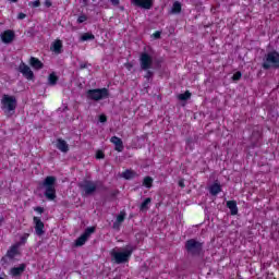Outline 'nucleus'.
<instances>
[{
  "mask_svg": "<svg viewBox=\"0 0 279 279\" xmlns=\"http://www.w3.org/2000/svg\"><path fill=\"white\" fill-rule=\"evenodd\" d=\"M85 5H88V0H83Z\"/></svg>",
  "mask_w": 279,
  "mask_h": 279,
  "instance_id": "603ef678",
  "label": "nucleus"
},
{
  "mask_svg": "<svg viewBox=\"0 0 279 279\" xmlns=\"http://www.w3.org/2000/svg\"><path fill=\"white\" fill-rule=\"evenodd\" d=\"M78 189L84 193L86 197L94 195L95 192L98 190L100 191H108V187L104 185L101 182L95 183L94 181L90 180H84L77 184Z\"/></svg>",
  "mask_w": 279,
  "mask_h": 279,
  "instance_id": "f03ea898",
  "label": "nucleus"
},
{
  "mask_svg": "<svg viewBox=\"0 0 279 279\" xmlns=\"http://www.w3.org/2000/svg\"><path fill=\"white\" fill-rule=\"evenodd\" d=\"M19 71L22 73V75H24L26 80H34V72L27 64H25V62H22L19 65Z\"/></svg>",
  "mask_w": 279,
  "mask_h": 279,
  "instance_id": "9b49d317",
  "label": "nucleus"
},
{
  "mask_svg": "<svg viewBox=\"0 0 279 279\" xmlns=\"http://www.w3.org/2000/svg\"><path fill=\"white\" fill-rule=\"evenodd\" d=\"M34 210L35 213L43 215V213H45V207L37 206V207H34Z\"/></svg>",
  "mask_w": 279,
  "mask_h": 279,
  "instance_id": "58836bf2",
  "label": "nucleus"
},
{
  "mask_svg": "<svg viewBox=\"0 0 279 279\" xmlns=\"http://www.w3.org/2000/svg\"><path fill=\"white\" fill-rule=\"evenodd\" d=\"M87 66H88V64H86V63H81L80 64V69H87Z\"/></svg>",
  "mask_w": 279,
  "mask_h": 279,
  "instance_id": "09e8293b",
  "label": "nucleus"
},
{
  "mask_svg": "<svg viewBox=\"0 0 279 279\" xmlns=\"http://www.w3.org/2000/svg\"><path fill=\"white\" fill-rule=\"evenodd\" d=\"M57 178L53 175H48L45 178L44 181L38 183V191H44V196L46 197V199H48L49 202H53V199H56L57 195H56V182H57Z\"/></svg>",
  "mask_w": 279,
  "mask_h": 279,
  "instance_id": "f257e3e1",
  "label": "nucleus"
},
{
  "mask_svg": "<svg viewBox=\"0 0 279 279\" xmlns=\"http://www.w3.org/2000/svg\"><path fill=\"white\" fill-rule=\"evenodd\" d=\"M3 221H5V218L2 216V217H0V226H1V223H3Z\"/></svg>",
  "mask_w": 279,
  "mask_h": 279,
  "instance_id": "3c124183",
  "label": "nucleus"
},
{
  "mask_svg": "<svg viewBox=\"0 0 279 279\" xmlns=\"http://www.w3.org/2000/svg\"><path fill=\"white\" fill-rule=\"evenodd\" d=\"M185 250L190 256H201L202 252H204V243L190 239L185 242Z\"/></svg>",
  "mask_w": 279,
  "mask_h": 279,
  "instance_id": "39448f33",
  "label": "nucleus"
},
{
  "mask_svg": "<svg viewBox=\"0 0 279 279\" xmlns=\"http://www.w3.org/2000/svg\"><path fill=\"white\" fill-rule=\"evenodd\" d=\"M33 221L35 223V233L37 236H43L45 234V222L40 220V217H34Z\"/></svg>",
  "mask_w": 279,
  "mask_h": 279,
  "instance_id": "9d476101",
  "label": "nucleus"
},
{
  "mask_svg": "<svg viewBox=\"0 0 279 279\" xmlns=\"http://www.w3.org/2000/svg\"><path fill=\"white\" fill-rule=\"evenodd\" d=\"M161 32L160 31H157L156 33H154V38L156 39V40H158V38H160V36H161Z\"/></svg>",
  "mask_w": 279,
  "mask_h": 279,
  "instance_id": "a19ab883",
  "label": "nucleus"
},
{
  "mask_svg": "<svg viewBox=\"0 0 279 279\" xmlns=\"http://www.w3.org/2000/svg\"><path fill=\"white\" fill-rule=\"evenodd\" d=\"M44 5H45L46 8H51V5H52L51 0H45Z\"/></svg>",
  "mask_w": 279,
  "mask_h": 279,
  "instance_id": "37998d69",
  "label": "nucleus"
},
{
  "mask_svg": "<svg viewBox=\"0 0 279 279\" xmlns=\"http://www.w3.org/2000/svg\"><path fill=\"white\" fill-rule=\"evenodd\" d=\"M242 75L243 74L241 72H235L232 76L233 82H239V80H241Z\"/></svg>",
  "mask_w": 279,
  "mask_h": 279,
  "instance_id": "72a5a7b5",
  "label": "nucleus"
},
{
  "mask_svg": "<svg viewBox=\"0 0 279 279\" xmlns=\"http://www.w3.org/2000/svg\"><path fill=\"white\" fill-rule=\"evenodd\" d=\"M122 178H124V180H133V178H136V173L134 170H125L122 172Z\"/></svg>",
  "mask_w": 279,
  "mask_h": 279,
  "instance_id": "b1692460",
  "label": "nucleus"
},
{
  "mask_svg": "<svg viewBox=\"0 0 279 279\" xmlns=\"http://www.w3.org/2000/svg\"><path fill=\"white\" fill-rule=\"evenodd\" d=\"M154 66V58L147 52H142L140 56L141 71H149Z\"/></svg>",
  "mask_w": 279,
  "mask_h": 279,
  "instance_id": "6e6552de",
  "label": "nucleus"
},
{
  "mask_svg": "<svg viewBox=\"0 0 279 279\" xmlns=\"http://www.w3.org/2000/svg\"><path fill=\"white\" fill-rule=\"evenodd\" d=\"M1 262H2V263H8V257H7V255H5L4 257H2Z\"/></svg>",
  "mask_w": 279,
  "mask_h": 279,
  "instance_id": "8fccbe9b",
  "label": "nucleus"
},
{
  "mask_svg": "<svg viewBox=\"0 0 279 279\" xmlns=\"http://www.w3.org/2000/svg\"><path fill=\"white\" fill-rule=\"evenodd\" d=\"M262 69L269 71V69H279V52L277 50L268 51L262 63Z\"/></svg>",
  "mask_w": 279,
  "mask_h": 279,
  "instance_id": "7ed1b4c3",
  "label": "nucleus"
},
{
  "mask_svg": "<svg viewBox=\"0 0 279 279\" xmlns=\"http://www.w3.org/2000/svg\"><path fill=\"white\" fill-rule=\"evenodd\" d=\"M27 36H29V38H34V36H36V32L34 31V28H29L28 31H26Z\"/></svg>",
  "mask_w": 279,
  "mask_h": 279,
  "instance_id": "4c0bfd02",
  "label": "nucleus"
},
{
  "mask_svg": "<svg viewBox=\"0 0 279 279\" xmlns=\"http://www.w3.org/2000/svg\"><path fill=\"white\" fill-rule=\"evenodd\" d=\"M2 110L7 113L14 112L16 110L17 101L16 96H10L4 94L1 99Z\"/></svg>",
  "mask_w": 279,
  "mask_h": 279,
  "instance_id": "0eeeda50",
  "label": "nucleus"
},
{
  "mask_svg": "<svg viewBox=\"0 0 279 279\" xmlns=\"http://www.w3.org/2000/svg\"><path fill=\"white\" fill-rule=\"evenodd\" d=\"M57 149H59L63 154H66L69 151V144L66 143V141L59 138L57 140Z\"/></svg>",
  "mask_w": 279,
  "mask_h": 279,
  "instance_id": "a211bd4d",
  "label": "nucleus"
},
{
  "mask_svg": "<svg viewBox=\"0 0 279 279\" xmlns=\"http://www.w3.org/2000/svg\"><path fill=\"white\" fill-rule=\"evenodd\" d=\"M86 241H88V238L84 234H82L81 236H78L75 240V247H82V245H84L86 243Z\"/></svg>",
  "mask_w": 279,
  "mask_h": 279,
  "instance_id": "a878e982",
  "label": "nucleus"
},
{
  "mask_svg": "<svg viewBox=\"0 0 279 279\" xmlns=\"http://www.w3.org/2000/svg\"><path fill=\"white\" fill-rule=\"evenodd\" d=\"M93 233H95V227H88L85 229L83 235L88 239Z\"/></svg>",
  "mask_w": 279,
  "mask_h": 279,
  "instance_id": "7c9ffc66",
  "label": "nucleus"
},
{
  "mask_svg": "<svg viewBox=\"0 0 279 279\" xmlns=\"http://www.w3.org/2000/svg\"><path fill=\"white\" fill-rule=\"evenodd\" d=\"M48 84H49V86H56V84H58V76L56 75L54 72L49 74V76H48Z\"/></svg>",
  "mask_w": 279,
  "mask_h": 279,
  "instance_id": "cd10ccee",
  "label": "nucleus"
},
{
  "mask_svg": "<svg viewBox=\"0 0 279 279\" xmlns=\"http://www.w3.org/2000/svg\"><path fill=\"white\" fill-rule=\"evenodd\" d=\"M180 12H182V3H180V1H175L172 4V8H171L169 14H180Z\"/></svg>",
  "mask_w": 279,
  "mask_h": 279,
  "instance_id": "4be33fe9",
  "label": "nucleus"
},
{
  "mask_svg": "<svg viewBox=\"0 0 279 279\" xmlns=\"http://www.w3.org/2000/svg\"><path fill=\"white\" fill-rule=\"evenodd\" d=\"M96 158H97L98 160H102V158H106V155L104 154V151L98 150V151L96 153Z\"/></svg>",
  "mask_w": 279,
  "mask_h": 279,
  "instance_id": "e433bc0d",
  "label": "nucleus"
},
{
  "mask_svg": "<svg viewBox=\"0 0 279 279\" xmlns=\"http://www.w3.org/2000/svg\"><path fill=\"white\" fill-rule=\"evenodd\" d=\"M28 5L31 8H40V0H36L34 2H29Z\"/></svg>",
  "mask_w": 279,
  "mask_h": 279,
  "instance_id": "c9c22d12",
  "label": "nucleus"
},
{
  "mask_svg": "<svg viewBox=\"0 0 279 279\" xmlns=\"http://www.w3.org/2000/svg\"><path fill=\"white\" fill-rule=\"evenodd\" d=\"M134 5L143 10H151L154 8V0H131Z\"/></svg>",
  "mask_w": 279,
  "mask_h": 279,
  "instance_id": "f8f14e48",
  "label": "nucleus"
},
{
  "mask_svg": "<svg viewBox=\"0 0 279 279\" xmlns=\"http://www.w3.org/2000/svg\"><path fill=\"white\" fill-rule=\"evenodd\" d=\"M29 64L33 66V69H36V71H40V69L45 68V64L40 62L38 58L31 57Z\"/></svg>",
  "mask_w": 279,
  "mask_h": 279,
  "instance_id": "f3484780",
  "label": "nucleus"
},
{
  "mask_svg": "<svg viewBox=\"0 0 279 279\" xmlns=\"http://www.w3.org/2000/svg\"><path fill=\"white\" fill-rule=\"evenodd\" d=\"M14 38H16V33L12 29H7L0 34V40L4 45H11V43H14Z\"/></svg>",
  "mask_w": 279,
  "mask_h": 279,
  "instance_id": "1a4fd4ad",
  "label": "nucleus"
},
{
  "mask_svg": "<svg viewBox=\"0 0 279 279\" xmlns=\"http://www.w3.org/2000/svg\"><path fill=\"white\" fill-rule=\"evenodd\" d=\"M107 121H108V117H106V114L99 116V122L100 123H106Z\"/></svg>",
  "mask_w": 279,
  "mask_h": 279,
  "instance_id": "ea45409f",
  "label": "nucleus"
},
{
  "mask_svg": "<svg viewBox=\"0 0 279 279\" xmlns=\"http://www.w3.org/2000/svg\"><path fill=\"white\" fill-rule=\"evenodd\" d=\"M161 62L162 61H160V60H158L157 62H156V69H160L162 65H161Z\"/></svg>",
  "mask_w": 279,
  "mask_h": 279,
  "instance_id": "de8ad7c7",
  "label": "nucleus"
},
{
  "mask_svg": "<svg viewBox=\"0 0 279 279\" xmlns=\"http://www.w3.org/2000/svg\"><path fill=\"white\" fill-rule=\"evenodd\" d=\"M209 193L210 195H219V193H221V185L219 183H214L210 187H209Z\"/></svg>",
  "mask_w": 279,
  "mask_h": 279,
  "instance_id": "5701e85b",
  "label": "nucleus"
},
{
  "mask_svg": "<svg viewBox=\"0 0 279 279\" xmlns=\"http://www.w3.org/2000/svg\"><path fill=\"white\" fill-rule=\"evenodd\" d=\"M110 3L114 7L119 5L121 2L119 0H109Z\"/></svg>",
  "mask_w": 279,
  "mask_h": 279,
  "instance_id": "c03bdc74",
  "label": "nucleus"
},
{
  "mask_svg": "<svg viewBox=\"0 0 279 279\" xmlns=\"http://www.w3.org/2000/svg\"><path fill=\"white\" fill-rule=\"evenodd\" d=\"M178 185L180 186V189H184V186H186L184 184V179L179 180Z\"/></svg>",
  "mask_w": 279,
  "mask_h": 279,
  "instance_id": "79ce46f5",
  "label": "nucleus"
},
{
  "mask_svg": "<svg viewBox=\"0 0 279 279\" xmlns=\"http://www.w3.org/2000/svg\"><path fill=\"white\" fill-rule=\"evenodd\" d=\"M154 184V179L151 177H145L143 180V186H146V189H151Z\"/></svg>",
  "mask_w": 279,
  "mask_h": 279,
  "instance_id": "c85d7f7f",
  "label": "nucleus"
},
{
  "mask_svg": "<svg viewBox=\"0 0 279 279\" xmlns=\"http://www.w3.org/2000/svg\"><path fill=\"white\" fill-rule=\"evenodd\" d=\"M132 252H134V248L132 246H128L124 252H117L116 250H112L110 254L112 260H114L117 265H123V263H128L130 260Z\"/></svg>",
  "mask_w": 279,
  "mask_h": 279,
  "instance_id": "20e7f679",
  "label": "nucleus"
},
{
  "mask_svg": "<svg viewBox=\"0 0 279 279\" xmlns=\"http://www.w3.org/2000/svg\"><path fill=\"white\" fill-rule=\"evenodd\" d=\"M26 268H27L26 264H20L19 267L11 268L9 274H10V276H12V278H19V277L23 276Z\"/></svg>",
  "mask_w": 279,
  "mask_h": 279,
  "instance_id": "ddd939ff",
  "label": "nucleus"
},
{
  "mask_svg": "<svg viewBox=\"0 0 279 279\" xmlns=\"http://www.w3.org/2000/svg\"><path fill=\"white\" fill-rule=\"evenodd\" d=\"M125 221V211H120V214L117 216V220L113 222V230H121V225Z\"/></svg>",
  "mask_w": 279,
  "mask_h": 279,
  "instance_id": "4468645a",
  "label": "nucleus"
},
{
  "mask_svg": "<svg viewBox=\"0 0 279 279\" xmlns=\"http://www.w3.org/2000/svg\"><path fill=\"white\" fill-rule=\"evenodd\" d=\"M50 49H51V51H53L57 54L62 53V40H60V39L54 40L52 43Z\"/></svg>",
  "mask_w": 279,
  "mask_h": 279,
  "instance_id": "6ab92c4d",
  "label": "nucleus"
},
{
  "mask_svg": "<svg viewBox=\"0 0 279 279\" xmlns=\"http://www.w3.org/2000/svg\"><path fill=\"white\" fill-rule=\"evenodd\" d=\"M260 138H263V133L258 130H253L251 135V141L254 147H258V143H260Z\"/></svg>",
  "mask_w": 279,
  "mask_h": 279,
  "instance_id": "2eb2a0df",
  "label": "nucleus"
},
{
  "mask_svg": "<svg viewBox=\"0 0 279 279\" xmlns=\"http://www.w3.org/2000/svg\"><path fill=\"white\" fill-rule=\"evenodd\" d=\"M81 40L84 43L86 40H95V35H93V33H84L81 36Z\"/></svg>",
  "mask_w": 279,
  "mask_h": 279,
  "instance_id": "c756f323",
  "label": "nucleus"
},
{
  "mask_svg": "<svg viewBox=\"0 0 279 279\" xmlns=\"http://www.w3.org/2000/svg\"><path fill=\"white\" fill-rule=\"evenodd\" d=\"M149 204H151V198L147 197L144 199V202L140 206V210L143 213L145 210H149Z\"/></svg>",
  "mask_w": 279,
  "mask_h": 279,
  "instance_id": "393cba45",
  "label": "nucleus"
},
{
  "mask_svg": "<svg viewBox=\"0 0 279 279\" xmlns=\"http://www.w3.org/2000/svg\"><path fill=\"white\" fill-rule=\"evenodd\" d=\"M27 15L25 14V13H19V15H17V19L20 20V21H23V19H25Z\"/></svg>",
  "mask_w": 279,
  "mask_h": 279,
  "instance_id": "a18cd8bd",
  "label": "nucleus"
},
{
  "mask_svg": "<svg viewBox=\"0 0 279 279\" xmlns=\"http://www.w3.org/2000/svg\"><path fill=\"white\" fill-rule=\"evenodd\" d=\"M142 71H146V74L144 75L145 80H147V82H149V80L154 78L155 72L151 70H142Z\"/></svg>",
  "mask_w": 279,
  "mask_h": 279,
  "instance_id": "2f4dec72",
  "label": "nucleus"
},
{
  "mask_svg": "<svg viewBox=\"0 0 279 279\" xmlns=\"http://www.w3.org/2000/svg\"><path fill=\"white\" fill-rule=\"evenodd\" d=\"M28 236H29L28 233H25L24 235H22L21 240H20V245H25V243L27 242Z\"/></svg>",
  "mask_w": 279,
  "mask_h": 279,
  "instance_id": "f704fd0d",
  "label": "nucleus"
},
{
  "mask_svg": "<svg viewBox=\"0 0 279 279\" xmlns=\"http://www.w3.org/2000/svg\"><path fill=\"white\" fill-rule=\"evenodd\" d=\"M227 208H229L231 215H239V207L236 206V201H228Z\"/></svg>",
  "mask_w": 279,
  "mask_h": 279,
  "instance_id": "aec40b11",
  "label": "nucleus"
},
{
  "mask_svg": "<svg viewBox=\"0 0 279 279\" xmlns=\"http://www.w3.org/2000/svg\"><path fill=\"white\" fill-rule=\"evenodd\" d=\"M16 254H19V245L14 244L7 252V257H9L10 260H13V258L16 256Z\"/></svg>",
  "mask_w": 279,
  "mask_h": 279,
  "instance_id": "412c9836",
  "label": "nucleus"
},
{
  "mask_svg": "<svg viewBox=\"0 0 279 279\" xmlns=\"http://www.w3.org/2000/svg\"><path fill=\"white\" fill-rule=\"evenodd\" d=\"M58 110L61 112H66V110H69V106L65 105L63 108H59Z\"/></svg>",
  "mask_w": 279,
  "mask_h": 279,
  "instance_id": "49530a36",
  "label": "nucleus"
},
{
  "mask_svg": "<svg viewBox=\"0 0 279 279\" xmlns=\"http://www.w3.org/2000/svg\"><path fill=\"white\" fill-rule=\"evenodd\" d=\"M87 99H92V101H101V99H108L110 97V90L108 88H96L89 89L86 92Z\"/></svg>",
  "mask_w": 279,
  "mask_h": 279,
  "instance_id": "423d86ee",
  "label": "nucleus"
},
{
  "mask_svg": "<svg viewBox=\"0 0 279 279\" xmlns=\"http://www.w3.org/2000/svg\"><path fill=\"white\" fill-rule=\"evenodd\" d=\"M10 1H12V3H16V1H19V0H10Z\"/></svg>",
  "mask_w": 279,
  "mask_h": 279,
  "instance_id": "864d4df0",
  "label": "nucleus"
},
{
  "mask_svg": "<svg viewBox=\"0 0 279 279\" xmlns=\"http://www.w3.org/2000/svg\"><path fill=\"white\" fill-rule=\"evenodd\" d=\"M192 94L190 90H186L183 94H179L177 96V99H179V101H189V99L191 98Z\"/></svg>",
  "mask_w": 279,
  "mask_h": 279,
  "instance_id": "bb28decb",
  "label": "nucleus"
},
{
  "mask_svg": "<svg viewBox=\"0 0 279 279\" xmlns=\"http://www.w3.org/2000/svg\"><path fill=\"white\" fill-rule=\"evenodd\" d=\"M110 142L116 146V151H123V140L121 137L112 136Z\"/></svg>",
  "mask_w": 279,
  "mask_h": 279,
  "instance_id": "dca6fc26",
  "label": "nucleus"
},
{
  "mask_svg": "<svg viewBox=\"0 0 279 279\" xmlns=\"http://www.w3.org/2000/svg\"><path fill=\"white\" fill-rule=\"evenodd\" d=\"M85 21H88V16L82 14L77 17V23L78 24H82V23H85Z\"/></svg>",
  "mask_w": 279,
  "mask_h": 279,
  "instance_id": "473e14b6",
  "label": "nucleus"
}]
</instances>
